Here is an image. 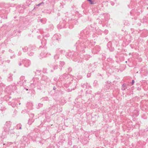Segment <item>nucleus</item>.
I'll use <instances>...</instances> for the list:
<instances>
[{
	"mask_svg": "<svg viewBox=\"0 0 148 148\" xmlns=\"http://www.w3.org/2000/svg\"><path fill=\"white\" fill-rule=\"evenodd\" d=\"M88 1H89L90 3L91 4H94V3L92 1V0H88Z\"/></svg>",
	"mask_w": 148,
	"mask_h": 148,
	"instance_id": "obj_24",
	"label": "nucleus"
},
{
	"mask_svg": "<svg viewBox=\"0 0 148 148\" xmlns=\"http://www.w3.org/2000/svg\"><path fill=\"white\" fill-rule=\"evenodd\" d=\"M25 78V77L24 76H21L20 77V79L21 80H23Z\"/></svg>",
	"mask_w": 148,
	"mask_h": 148,
	"instance_id": "obj_23",
	"label": "nucleus"
},
{
	"mask_svg": "<svg viewBox=\"0 0 148 148\" xmlns=\"http://www.w3.org/2000/svg\"><path fill=\"white\" fill-rule=\"evenodd\" d=\"M68 71L69 72H70L72 71V69L71 68H69L68 69Z\"/></svg>",
	"mask_w": 148,
	"mask_h": 148,
	"instance_id": "obj_26",
	"label": "nucleus"
},
{
	"mask_svg": "<svg viewBox=\"0 0 148 148\" xmlns=\"http://www.w3.org/2000/svg\"><path fill=\"white\" fill-rule=\"evenodd\" d=\"M85 86V85H84V86Z\"/></svg>",
	"mask_w": 148,
	"mask_h": 148,
	"instance_id": "obj_40",
	"label": "nucleus"
},
{
	"mask_svg": "<svg viewBox=\"0 0 148 148\" xmlns=\"http://www.w3.org/2000/svg\"><path fill=\"white\" fill-rule=\"evenodd\" d=\"M85 86H86L87 88H89L90 87V85L87 83H86V84L85 85Z\"/></svg>",
	"mask_w": 148,
	"mask_h": 148,
	"instance_id": "obj_22",
	"label": "nucleus"
},
{
	"mask_svg": "<svg viewBox=\"0 0 148 148\" xmlns=\"http://www.w3.org/2000/svg\"><path fill=\"white\" fill-rule=\"evenodd\" d=\"M110 4L112 5H114V3L112 1L110 2Z\"/></svg>",
	"mask_w": 148,
	"mask_h": 148,
	"instance_id": "obj_28",
	"label": "nucleus"
},
{
	"mask_svg": "<svg viewBox=\"0 0 148 148\" xmlns=\"http://www.w3.org/2000/svg\"><path fill=\"white\" fill-rule=\"evenodd\" d=\"M32 81L33 82L31 83V84L32 85H33L35 86H40L41 85L40 82V80L38 78L36 77L33 78Z\"/></svg>",
	"mask_w": 148,
	"mask_h": 148,
	"instance_id": "obj_2",
	"label": "nucleus"
},
{
	"mask_svg": "<svg viewBox=\"0 0 148 148\" xmlns=\"http://www.w3.org/2000/svg\"><path fill=\"white\" fill-rule=\"evenodd\" d=\"M33 104L31 102H28L26 104V107L29 109H32Z\"/></svg>",
	"mask_w": 148,
	"mask_h": 148,
	"instance_id": "obj_9",
	"label": "nucleus"
},
{
	"mask_svg": "<svg viewBox=\"0 0 148 148\" xmlns=\"http://www.w3.org/2000/svg\"><path fill=\"white\" fill-rule=\"evenodd\" d=\"M53 89L54 90H55L56 89V88H55V87H54L53 88Z\"/></svg>",
	"mask_w": 148,
	"mask_h": 148,
	"instance_id": "obj_36",
	"label": "nucleus"
},
{
	"mask_svg": "<svg viewBox=\"0 0 148 148\" xmlns=\"http://www.w3.org/2000/svg\"><path fill=\"white\" fill-rule=\"evenodd\" d=\"M50 55L49 53H46L44 52H42L40 54V58H41L48 56Z\"/></svg>",
	"mask_w": 148,
	"mask_h": 148,
	"instance_id": "obj_8",
	"label": "nucleus"
},
{
	"mask_svg": "<svg viewBox=\"0 0 148 148\" xmlns=\"http://www.w3.org/2000/svg\"><path fill=\"white\" fill-rule=\"evenodd\" d=\"M61 38V35L60 34H55L53 37V39L54 40H58Z\"/></svg>",
	"mask_w": 148,
	"mask_h": 148,
	"instance_id": "obj_7",
	"label": "nucleus"
},
{
	"mask_svg": "<svg viewBox=\"0 0 148 148\" xmlns=\"http://www.w3.org/2000/svg\"><path fill=\"white\" fill-rule=\"evenodd\" d=\"M53 68L54 69H56L57 68V66H56L55 67L53 66Z\"/></svg>",
	"mask_w": 148,
	"mask_h": 148,
	"instance_id": "obj_32",
	"label": "nucleus"
},
{
	"mask_svg": "<svg viewBox=\"0 0 148 148\" xmlns=\"http://www.w3.org/2000/svg\"><path fill=\"white\" fill-rule=\"evenodd\" d=\"M40 71H39V70H38V71H37V72H38V73H40Z\"/></svg>",
	"mask_w": 148,
	"mask_h": 148,
	"instance_id": "obj_35",
	"label": "nucleus"
},
{
	"mask_svg": "<svg viewBox=\"0 0 148 148\" xmlns=\"http://www.w3.org/2000/svg\"><path fill=\"white\" fill-rule=\"evenodd\" d=\"M41 44L43 46V47L45 48L44 46H45L46 44V41L45 39H43L41 41Z\"/></svg>",
	"mask_w": 148,
	"mask_h": 148,
	"instance_id": "obj_11",
	"label": "nucleus"
},
{
	"mask_svg": "<svg viewBox=\"0 0 148 148\" xmlns=\"http://www.w3.org/2000/svg\"><path fill=\"white\" fill-rule=\"evenodd\" d=\"M105 33H106V34H107L108 32V31L107 30H105Z\"/></svg>",
	"mask_w": 148,
	"mask_h": 148,
	"instance_id": "obj_30",
	"label": "nucleus"
},
{
	"mask_svg": "<svg viewBox=\"0 0 148 148\" xmlns=\"http://www.w3.org/2000/svg\"><path fill=\"white\" fill-rule=\"evenodd\" d=\"M10 121H8L6 122L5 123V125H7L8 127H9L10 126Z\"/></svg>",
	"mask_w": 148,
	"mask_h": 148,
	"instance_id": "obj_18",
	"label": "nucleus"
},
{
	"mask_svg": "<svg viewBox=\"0 0 148 148\" xmlns=\"http://www.w3.org/2000/svg\"><path fill=\"white\" fill-rule=\"evenodd\" d=\"M34 119H30L28 120V123L29 125H31L32 123L34 121Z\"/></svg>",
	"mask_w": 148,
	"mask_h": 148,
	"instance_id": "obj_13",
	"label": "nucleus"
},
{
	"mask_svg": "<svg viewBox=\"0 0 148 148\" xmlns=\"http://www.w3.org/2000/svg\"><path fill=\"white\" fill-rule=\"evenodd\" d=\"M42 80H44L45 82H47L48 81V80L49 79L47 76H44L42 77Z\"/></svg>",
	"mask_w": 148,
	"mask_h": 148,
	"instance_id": "obj_12",
	"label": "nucleus"
},
{
	"mask_svg": "<svg viewBox=\"0 0 148 148\" xmlns=\"http://www.w3.org/2000/svg\"><path fill=\"white\" fill-rule=\"evenodd\" d=\"M56 54L54 56V58L55 60L58 59L59 58V55L58 54H62L64 53L65 52V51L63 50L60 48H59L56 50Z\"/></svg>",
	"mask_w": 148,
	"mask_h": 148,
	"instance_id": "obj_4",
	"label": "nucleus"
},
{
	"mask_svg": "<svg viewBox=\"0 0 148 148\" xmlns=\"http://www.w3.org/2000/svg\"><path fill=\"white\" fill-rule=\"evenodd\" d=\"M18 54L19 55H20L21 54V53L20 52H19L18 53Z\"/></svg>",
	"mask_w": 148,
	"mask_h": 148,
	"instance_id": "obj_34",
	"label": "nucleus"
},
{
	"mask_svg": "<svg viewBox=\"0 0 148 148\" xmlns=\"http://www.w3.org/2000/svg\"><path fill=\"white\" fill-rule=\"evenodd\" d=\"M90 57V56L89 55H85L84 56V59L86 60H88L89 59Z\"/></svg>",
	"mask_w": 148,
	"mask_h": 148,
	"instance_id": "obj_15",
	"label": "nucleus"
},
{
	"mask_svg": "<svg viewBox=\"0 0 148 148\" xmlns=\"http://www.w3.org/2000/svg\"><path fill=\"white\" fill-rule=\"evenodd\" d=\"M28 49V48L27 47H25L23 48V50L24 52H25L27 51Z\"/></svg>",
	"mask_w": 148,
	"mask_h": 148,
	"instance_id": "obj_16",
	"label": "nucleus"
},
{
	"mask_svg": "<svg viewBox=\"0 0 148 148\" xmlns=\"http://www.w3.org/2000/svg\"><path fill=\"white\" fill-rule=\"evenodd\" d=\"M132 11H131L130 12V14H131V15H132Z\"/></svg>",
	"mask_w": 148,
	"mask_h": 148,
	"instance_id": "obj_37",
	"label": "nucleus"
},
{
	"mask_svg": "<svg viewBox=\"0 0 148 148\" xmlns=\"http://www.w3.org/2000/svg\"><path fill=\"white\" fill-rule=\"evenodd\" d=\"M63 78L65 79L66 80H67V81H69V83L67 82V84L69 83L70 81V80L72 81L73 79H74V76L70 75H67V74H64L63 76Z\"/></svg>",
	"mask_w": 148,
	"mask_h": 148,
	"instance_id": "obj_3",
	"label": "nucleus"
},
{
	"mask_svg": "<svg viewBox=\"0 0 148 148\" xmlns=\"http://www.w3.org/2000/svg\"><path fill=\"white\" fill-rule=\"evenodd\" d=\"M43 3V2H42V3H39V4H38V5H38V6L40 5L41 4Z\"/></svg>",
	"mask_w": 148,
	"mask_h": 148,
	"instance_id": "obj_31",
	"label": "nucleus"
},
{
	"mask_svg": "<svg viewBox=\"0 0 148 148\" xmlns=\"http://www.w3.org/2000/svg\"><path fill=\"white\" fill-rule=\"evenodd\" d=\"M110 43H110V42H109V43H108V45H109V44H110Z\"/></svg>",
	"mask_w": 148,
	"mask_h": 148,
	"instance_id": "obj_38",
	"label": "nucleus"
},
{
	"mask_svg": "<svg viewBox=\"0 0 148 148\" xmlns=\"http://www.w3.org/2000/svg\"><path fill=\"white\" fill-rule=\"evenodd\" d=\"M1 16V18H3L2 17V16Z\"/></svg>",
	"mask_w": 148,
	"mask_h": 148,
	"instance_id": "obj_39",
	"label": "nucleus"
},
{
	"mask_svg": "<svg viewBox=\"0 0 148 148\" xmlns=\"http://www.w3.org/2000/svg\"><path fill=\"white\" fill-rule=\"evenodd\" d=\"M28 54L30 56H32L34 54V53L33 52H29L28 53Z\"/></svg>",
	"mask_w": 148,
	"mask_h": 148,
	"instance_id": "obj_21",
	"label": "nucleus"
},
{
	"mask_svg": "<svg viewBox=\"0 0 148 148\" xmlns=\"http://www.w3.org/2000/svg\"><path fill=\"white\" fill-rule=\"evenodd\" d=\"M64 65V62H60V66H62Z\"/></svg>",
	"mask_w": 148,
	"mask_h": 148,
	"instance_id": "obj_20",
	"label": "nucleus"
},
{
	"mask_svg": "<svg viewBox=\"0 0 148 148\" xmlns=\"http://www.w3.org/2000/svg\"><path fill=\"white\" fill-rule=\"evenodd\" d=\"M38 106H39V107H41L42 106V104L41 103H39L38 104Z\"/></svg>",
	"mask_w": 148,
	"mask_h": 148,
	"instance_id": "obj_27",
	"label": "nucleus"
},
{
	"mask_svg": "<svg viewBox=\"0 0 148 148\" xmlns=\"http://www.w3.org/2000/svg\"><path fill=\"white\" fill-rule=\"evenodd\" d=\"M81 78H82V77H80V79Z\"/></svg>",
	"mask_w": 148,
	"mask_h": 148,
	"instance_id": "obj_41",
	"label": "nucleus"
},
{
	"mask_svg": "<svg viewBox=\"0 0 148 148\" xmlns=\"http://www.w3.org/2000/svg\"><path fill=\"white\" fill-rule=\"evenodd\" d=\"M126 86V85L125 84H123L122 85V88H121L122 90H125L127 88Z\"/></svg>",
	"mask_w": 148,
	"mask_h": 148,
	"instance_id": "obj_14",
	"label": "nucleus"
},
{
	"mask_svg": "<svg viewBox=\"0 0 148 148\" xmlns=\"http://www.w3.org/2000/svg\"><path fill=\"white\" fill-rule=\"evenodd\" d=\"M138 115V112L137 110H135L134 111L133 113V117L137 116Z\"/></svg>",
	"mask_w": 148,
	"mask_h": 148,
	"instance_id": "obj_10",
	"label": "nucleus"
},
{
	"mask_svg": "<svg viewBox=\"0 0 148 148\" xmlns=\"http://www.w3.org/2000/svg\"><path fill=\"white\" fill-rule=\"evenodd\" d=\"M24 64V66L26 67H28L31 64V62L28 60H25L22 61V62H20L19 64V66H21L22 64Z\"/></svg>",
	"mask_w": 148,
	"mask_h": 148,
	"instance_id": "obj_5",
	"label": "nucleus"
},
{
	"mask_svg": "<svg viewBox=\"0 0 148 148\" xmlns=\"http://www.w3.org/2000/svg\"><path fill=\"white\" fill-rule=\"evenodd\" d=\"M100 47L99 46H97L92 50V52L94 54L97 53L100 50Z\"/></svg>",
	"mask_w": 148,
	"mask_h": 148,
	"instance_id": "obj_6",
	"label": "nucleus"
},
{
	"mask_svg": "<svg viewBox=\"0 0 148 148\" xmlns=\"http://www.w3.org/2000/svg\"><path fill=\"white\" fill-rule=\"evenodd\" d=\"M88 40L84 39L82 40L81 39L76 43V49L80 51H82L84 52V48H86V47H88V46H90V44L87 41ZM89 47H90L89 46Z\"/></svg>",
	"mask_w": 148,
	"mask_h": 148,
	"instance_id": "obj_1",
	"label": "nucleus"
},
{
	"mask_svg": "<svg viewBox=\"0 0 148 148\" xmlns=\"http://www.w3.org/2000/svg\"><path fill=\"white\" fill-rule=\"evenodd\" d=\"M16 127H17L16 128L17 129H21V124H18L17 125Z\"/></svg>",
	"mask_w": 148,
	"mask_h": 148,
	"instance_id": "obj_17",
	"label": "nucleus"
},
{
	"mask_svg": "<svg viewBox=\"0 0 148 148\" xmlns=\"http://www.w3.org/2000/svg\"><path fill=\"white\" fill-rule=\"evenodd\" d=\"M134 80H132V85H133L134 83Z\"/></svg>",
	"mask_w": 148,
	"mask_h": 148,
	"instance_id": "obj_29",
	"label": "nucleus"
},
{
	"mask_svg": "<svg viewBox=\"0 0 148 148\" xmlns=\"http://www.w3.org/2000/svg\"><path fill=\"white\" fill-rule=\"evenodd\" d=\"M87 76L88 77H90V74H88L87 75Z\"/></svg>",
	"mask_w": 148,
	"mask_h": 148,
	"instance_id": "obj_33",
	"label": "nucleus"
},
{
	"mask_svg": "<svg viewBox=\"0 0 148 148\" xmlns=\"http://www.w3.org/2000/svg\"><path fill=\"white\" fill-rule=\"evenodd\" d=\"M46 19H41V23H43L44 24L46 22Z\"/></svg>",
	"mask_w": 148,
	"mask_h": 148,
	"instance_id": "obj_19",
	"label": "nucleus"
},
{
	"mask_svg": "<svg viewBox=\"0 0 148 148\" xmlns=\"http://www.w3.org/2000/svg\"><path fill=\"white\" fill-rule=\"evenodd\" d=\"M11 144V143H8L7 145H10ZM3 145H7V144H3Z\"/></svg>",
	"mask_w": 148,
	"mask_h": 148,
	"instance_id": "obj_25",
	"label": "nucleus"
}]
</instances>
